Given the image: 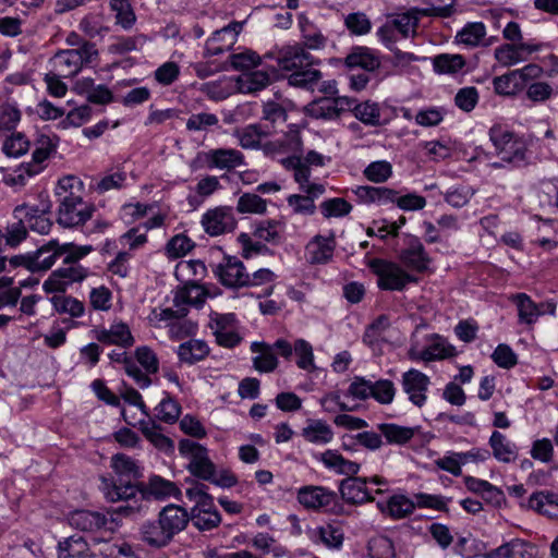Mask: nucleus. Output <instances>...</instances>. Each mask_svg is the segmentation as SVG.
Wrapping results in <instances>:
<instances>
[{
  "label": "nucleus",
  "instance_id": "nucleus-20",
  "mask_svg": "<svg viewBox=\"0 0 558 558\" xmlns=\"http://www.w3.org/2000/svg\"><path fill=\"white\" fill-rule=\"evenodd\" d=\"M205 232L211 236L221 235L235 229L236 220L232 208L219 206L207 210L202 217Z\"/></svg>",
  "mask_w": 558,
  "mask_h": 558
},
{
  "label": "nucleus",
  "instance_id": "nucleus-53",
  "mask_svg": "<svg viewBox=\"0 0 558 558\" xmlns=\"http://www.w3.org/2000/svg\"><path fill=\"white\" fill-rule=\"evenodd\" d=\"M110 8L116 13V22L124 29H130L136 21L129 0H110Z\"/></svg>",
  "mask_w": 558,
  "mask_h": 558
},
{
  "label": "nucleus",
  "instance_id": "nucleus-4",
  "mask_svg": "<svg viewBox=\"0 0 558 558\" xmlns=\"http://www.w3.org/2000/svg\"><path fill=\"white\" fill-rule=\"evenodd\" d=\"M189 522L190 513L186 509L170 504L159 511L156 520H148L141 525V541L151 548H163L185 530Z\"/></svg>",
  "mask_w": 558,
  "mask_h": 558
},
{
  "label": "nucleus",
  "instance_id": "nucleus-22",
  "mask_svg": "<svg viewBox=\"0 0 558 558\" xmlns=\"http://www.w3.org/2000/svg\"><path fill=\"white\" fill-rule=\"evenodd\" d=\"M243 22H231L221 29L213 33L205 45V56L214 57L229 50L236 40V36L241 33Z\"/></svg>",
  "mask_w": 558,
  "mask_h": 558
},
{
  "label": "nucleus",
  "instance_id": "nucleus-28",
  "mask_svg": "<svg viewBox=\"0 0 558 558\" xmlns=\"http://www.w3.org/2000/svg\"><path fill=\"white\" fill-rule=\"evenodd\" d=\"M57 557L95 558V554L83 536L74 534L58 542Z\"/></svg>",
  "mask_w": 558,
  "mask_h": 558
},
{
  "label": "nucleus",
  "instance_id": "nucleus-60",
  "mask_svg": "<svg viewBox=\"0 0 558 558\" xmlns=\"http://www.w3.org/2000/svg\"><path fill=\"white\" fill-rule=\"evenodd\" d=\"M392 166L389 161L377 160L371 162L364 170V177L374 183H384L392 177Z\"/></svg>",
  "mask_w": 558,
  "mask_h": 558
},
{
  "label": "nucleus",
  "instance_id": "nucleus-31",
  "mask_svg": "<svg viewBox=\"0 0 558 558\" xmlns=\"http://www.w3.org/2000/svg\"><path fill=\"white\" fill-rule=\"evenodd\" d=\"M532 546L520 538H513L486 553L484 558H532Z\"/></svg>",
  "mask_w": 558,
  "mask_h": 558
},
{
  "label": "nucleus",
  "instance_id": "nucleus-45",
  "mask_svg": "<svg viewBox=\"0 0 558 558\" xmlns=\"http://www.w3.org/2000/svg\"><path fill=\"white\" fill-rule=\"evenodd\" d=\"M388 517L401 520L411 515L415 510V502L402 494H396L388 498Z\"/></svg>",
  "mask_w": 558,
  "mask_h": 558
},
{
  "label": "nucleus",
  "instance_id": "nucleus-46",
  "mask_svg": "<svg viewBox=\"0 0 558 558\" xmlns=\"http://www.w3.org/2000/svg\"><path fill=\"white\" fill-rule=\"evenodd\" d=\"M322 72L311 66L300 69L288 76L291 86L314 90L322 80Z\"/></svg>",
  "mask_w": 558,
  "mask_h": 558
},
{
  "label": "nucleus",
  "instance_id": "nucleus-43",
  "mask_svg": "<svg viewBox=\"0 0 558 558\" xmlns=\"http://www.w3.org/2000/svg\"><path fill=\"white\" fill-rule=\"evenodd\" d=\"M486 36V26L482 22H471L457 33L456 40L470 48L482 45Z\"/></svg>",
  "mask_w": 558,
  "mask_h": 558
},
{
  "label": "nucleus",
  "instance_id": "nucleus-27",
  "mask_svg": "<svg viewBox=\"0 0 558 558\" xmlns=\"http://www.w3.org/2000/svg\"><path fill=\"white\" fill-rule=\"evenodd\" d=\"M354 100L348 97L320 98L310 105L311 114L320 119H335L345 109H351Z\"/></svg>",
  "mask_w": 558,
  "mask_h": 558
},
{
  "label": "nucleus",
  "instance_id": "nucleus-61",
  "mask_svg": "<svg viewBox=\"0 0 558 558\" xmlns=\"http://www.w3.org/2000/svg\"><path fill=\"white\" fill-rule=\"evenodd\" d=\"M231 68L235 71H248L260 64V57L253 50L232 53L229 56Z\"/></svg>",
  "mask_w": 558,
  "mask_h": 558
},
{
  "label": "nucleus",
  "instance_id": "nucleus-52",
  "mask_svg": "<svg viewBox=\"0 0 558 558\" xmlns=\"http://www.w3.org/2000/svg\"><path fill=\"white\" fill-rule=\"evenodd\" d=\"M276 279L277 275L272 270L268 268H260L252 274L247 272V279H245L244 288H257L267 286L264 295L269 296L274 292L272 283Z\"/></svg>",
  "mask_w": 558,
  "mask_h": 558
},
{
  "label": "nucleus",
  "instance_id": "nucleus-44",
  "mask_svg": "<svg viewBox=\"0 0 558 558\" xmlns=\"http://www.w3.org/2000/svg\"><path fill=\"white\" fill-rule=\"evenodd\" d=\"M140 429L147 440H149L156 448L168 451L173 449V441L161 433V428L154 421H141Z\"/></svg>",
  "mask_w": 558,
  "mask_h": 558
},
{
  "label": "nucleus",
  "instance_id": "nucleus-13",
  "mask_svg": "<svg viewBox=\"0 0 558 558\" xmlns=\"http://www.w3.org/2000/svg\"><path fill=\"white\" fill-rule=\"evenodd\" d=\"M178 449L180 454L189 460L187 470L193 476L203 481L213 477L216 465L209 458L208 449L205 446L184 438L179 441Z\"/></svg>",
  "mask_w": 558,
  "mask_h": 558
},
{
  "label": "nucleus",
  "instance_id": "nucleus-9",
  "mask_svg": "<svg viewBox=\"0 0 558 558\" xmlns=\"http://www.w3.org/2000/svg\"><path fill=\"white\" fill-rule=\"evenodd\" d=\"M185 495L195 504L191 510L190 520L197 530L210 531L220 524L221 515L214 504L213 496L207 493L206 485L196 483L186 488Z\"/></svg>",
  "mask_w": 558,
  "mask_h": 558
},
{
  "label": "nucleus",
  "instance_id": "nucleus-42",
  "mask_svg": "<svg viewBox=\"0 0 558 558\" xmlns=\"http://www.w3.org/2000/svg\"><path fill=\"white\" fill-rule=\"evenodd\" d=\"M58 293L50 299L51 305L57 313L69 315L72 318H80L84 315L85 305L83 302L64 294V292Z\"/></svg>",
  "mask_w": 558,
  "mask_h": 558
},
{
  "label": "nucleus",
  "instance_id": "nucleus-3",
  "mask_svg": "<svg viewBox=\"0 0 558 558\" xmlns=\"http://www.w3.org/2000/svg\"><path fill=\"white\" fill-rule=\"evenodd\" d=\"M59 204L57 222L63 228H74L88 221L95 206L83 198V182L75 175H66L58 181L54 191Z\"/></svg>",
  "mask_w": 558,
  "mask_h": 558
},
{
  "label": "nucleus",
  "instance_id": "nucleus-19",
  "mask_svg": "<svg viewBox=\"0 0 558 558\" xmlns=\"http://www.w3.org/2000/svg\"><path fill=\"white\" fill-rule=\"evenodd\" d=\"M430 378L416 368H410L401 376L402 391L408 400L417 408H423L427 401Z\"/></svg>",
  "mask_w": 558,
  "mask_h": 558
},
{
  "label": "nucleus",
  "instance_id": "nucleus-38",
  "mask_svg": "<svg viewBox=\"0 0 558 558\" xmlns=\"http://www.w3.org/2000/svg\"><path fill=\"white\" fill-rule=\"evenodd\" d=\"M378 430L390 445H405L418 432L420 427L401 426L395 423H381L377 425Z\"/></svg>",
  "mask_w": 558,
  "mask_h": 558
},
{
  "label": "nucleus",
  "instance_id": "nucleus-39",
  "mask_svg": "<svg viewBox=\"0 0 558 558\" xmlns=\"http://www.w3.org/2000/svg\"><path fill=\"white\" fill-rule=\"evenodd\" d=\"M284 223L276 219H266L259 221L253 231V236L257 240L278 245L282 240Z\"/></svg>",
  "mask_w": 558,
  "mask_h": 558
},
{
  "label": "nucleus",
  "instance_id": "nucleus-24",
  "mask_svg": "<svg viewBox=\"0 0 558 558\" xmlns=\"http://www.w3.org/2000/svg\"><path fill=\"white\" fill-rule=\"evenodd\" d=\"M457 354L458 351L456 347L449 343L445 338L436 333L429 337V342L423 350L416 352L412 349L410 351L411 359L423 362L445 360L453 357Z\"/></svg>",
  "mask_w": 558,
  "mask_h": 558
},
{
  "label": "nucleus",
  "instance_id": "nucleus-25",
  "mask_svg": "<svg viewBox=\"0 0 558 558\" xmlns=\"http://www.w3.org/2000/svg\"><path fill=\"white\" fill-rule=\"evenodd\" d=\"M339 493L343 501L349 505H363L374 500L367 489L366 477L363 476L353 475L342 480L339 484Z\"/></svg>",
  "mask_w": 558,
  "mask_h": 558
},
{
  "label": "nucleus",
  "instance_id": "nucleus-23",
  "mask_svg": "<svg viewBox=\"0 0 558 558\" xmlns=\"http://www.w3.org/2000/svg\"><path fill=\"white\" fill-rule=\"evenodd\" d=\"M336 238L333 233L329 236L317 234L313 236L305 246V256L311 265H326L333 258L336 250Z\"/></svg>",
  "mask_w": 558,
  "mask_h": 558
},
{
  "label": "nucleus",
  "instance_id": "nucleus-32",
  "mask_svg": "<svg viewBox=\"0 0 558 558\" xmlns=\"http://www.w3.org/2000/svg\"><path fill=\"white\" fill-rule=\"evenodd\" d=\"M251 351L256 353L253 357V366L260 373L274 372L278 366V359L274 352V347L269 343L255 341L251 344Z\"/></svg>",
  "mask_w": 558,
  "mask_h": 558
},
{
  "label": "nucleus",
  "instance_id": "nucleus-51",
  "mask_svg": "<svg viewBox=\"0 0 558 558\" xmlns=\"http://www.w3.org/2000/svg\"><path fill=\"white\" fill-rule=\"evenodd\" d=\"M465 65V60L461 54L441 53L434 58L433 66L439 74H456Z\"/></svg>",
  "mask_w": 558,
  "mask_h": 558
},
{
  "label": "nucleus",
  "instance_id": "nucleus-2",
  "mask_svg": "<svg viewBox=\"0 0 558 558\" xmlns=\"http://www.w3.org/2000/svg\"><path fill=\"white\" fill-rule=\"evenodd\" d=\"M110 466L113 474L99 478V489L107 501H129L138 494L142 498L145 496V492L138 485L142 471L134 459L124 453H117L112 456Z\"/></svg>",
  "mask_w": 558,
  "mask_h": 558
},
{
  "label": "nucleus",
  "instance_id": "nucleus-58",
  "mask_svg": "<svg viewBox=\"0 0 558 558\" xmlns=\"http://www.w3.org/2000/svg\"><path fill=\"white\" fill-rule=\"evenodd\" d=\"M268 132L263 130L259 124L246 125L239 132L238 137L241 147L245 149L258 148L263 137L267 136Z\"/></svg>",
  "mask_w": 558,
  "mask_h": 558
},
{
  "label": "nucleus",
  "instance_id": "nucleus-6",
  "mask_svg": "<svg viewBox=\"0 0 558 558\" xmlns=\"http://www.w3.org/2000/svg\"><path fill=\"white\" fill-rule=\"evenodd\" d=\"M59 138L41 134L35 142V149L29 162L21 163L11 173L4 177L5 184L10 186H23L29 178L41 173L46 167V161L56 154Z\"/></svg>",
  "mask_w": 558,
  "mask_h": 558
},
{
  "label": "nucleus",
  "instance_id": "nucleus-64",
  "mask_svg": "<svg viewBox=\"0 0 558 558\" xmlns=\"http://www.w3.org/2000/svg\"><path fill=\"white\" fill-rule=\"evenodd\" d=\"M344 25L351 34L356 36L368 34L372 28V22L364 12L349 13L344 19Z\"/></svg>",
  "mask_w": 558,
  "mask_h": 558
},
{
  "label": "nucleus",
  "instance_id": "nucleus-50",
  "mask_svg": "<svg viewBox=\"0 0 558 558\" xmlns=\"http://www.w3.org/2000/svg\"><path fill=\"white\" fill-rule=\"evenodd\" d=\"M354 117L362 123L371 126H378L380 122V108L378 104L364 101L351 106Z\"/></svg>",
  "mask_w": 558,
  "mask_h": 558
},
{
  "label": "nucleus",
  "instance_id": "nucleus-56",
  "mask_svg": "<svg viewBox=\"0 0 558 558\" xmlns=\"http://www.w3.org/2000/svg\"><path fill=\"white\" fill-rule=\"evenodd\" d=\"M322 215L329 218H341L350 214L352 205L344 198L335 197L320 203L319 205Z\"/></svg>",
  "mask_w": 558,
  "mask_h": 558
},
{
  "label": "nucleus",
  "instance_id": "nucleus-18",
  "mask_svg": "<svg viewBox=\"0 0 558 558\" xmlns=\"http://www.w3.org/2000/svg\"><path fill=\"white\" fill-rule=\"evenodd\" d=\"M49 202L40 205L22 204L13 210L14 218H25L27 227L39 234H48L52 228V221L47 216L50 213Z\"/></svg>",
  "mask_w": 558,
  "mask_h": 558
},
{
  "label": "nucleus",
  "instance_id": "nucleus-30",
  "mask_svg": "<svg viewBox=\"0 0 558 558\" xmlns=\"http://www.w3.org/2000/svg\"><path fill=\"white\" fill-rule=\"evenodd\" d=\"M488 445L492 448L490 454H493L498 462L509 464L518 459V447L515 444L498 430L492 433Z\"/></svg>",
  "mask_w": 558,
  "mask_h": 558
},
{
  "label": "nucleus",
  "instance_id": "nucleus-49",
  "mask_svg": "<svg viewBox=\"0 0 558 558\" xmlns=\"http://www.w3.org/2000/svg\"><path fill=\"white\" fill-rule=\"evenodd\" d=\"M350 439L352 440V444L343 442L344 450H353V446L359 445L369 451H376L379 450L384 445L381 433H376L374 430H364L357 433L351 436Z\"/></svg>",
  "mask_w": 558,
  "mask_h": 558
},
{
  "label": "nucleus",
  "instance_id": "nucleus-7",
  "mask_svg": "<svg viewBox=\"0 0 558 558\" xmlns=\"http://www.w3.org/2000/svg\"><path fill=\"white\" fill-rule=\"evenodd\" d=\"M488 135L496 156L502 162L512 167H520L526 163L527 143L522 136L499 124L493 125L488 131Z\"/></svg>",
  "mask_w": 558,
  "mask_h": 558
},
{
  "label": "nucleus",
  "instance_id": "nucleus-16",
  "mask_svg": "<svg viewBox=\"0 0 558 558\" xmlns=\"http://www.w3.org/2000/svg\"><path fill=\"white\" fill-rule=\"evenodd\" d=\"M213 272L223 287L230 289L244 288L245 279H247L243 262L231 255H225L218 264H215Z\"/></svg>",
  "mask_w": 558,
  "mask_h": 558
},
{
  "label": "nucleus",
  "instance_id": "nucleus-26",
  "mask_svg": "<svg viewBox=\"0 0 558 558\" xmlns=\"http://www.w3.org/2000/svg\"><path fill=\"white\" fill-rule=\"evenodd\" d=\"M69 523L72 527L86 532L101 530L113 532V527L109 526L108 517L98 511L75 510L70 513Z\"/></svg>",
  "mask_w": 558,
  "mask_h": 558
},
{
  "label": "nucleus",
  "instance_id": "nucleus-37",
  "mask_svg": "<svg viewBox=\"0 0 558 558\" xmlns=\"http://www.w3.org/2000/svg\"><path fill=\"white\" fill-rule=\"evenodd\" d=\"M177 354L181 363L193 365L209 354V347L203 340L190 339L178 347Z\"/></svg>",
  "mask_w": 558,
  "mask_h": 558
},
{
  "label": "nucleus",
  "instance_id": "nucleus-62",
  "mask_svg": "<svg viewBox=\"0 0 558 558\" xmlns=\"http://www.w3.org/2000/svg\"><path fill=\"white\" fill-rule=\"evenodd\" d=\"M474 195V190L469 185H457L449 189L445 194V202L454 207L461 208L465 206L472 196Z\"/></svg>",
  "mask_w": 558,
  "mask_h": 558
},
{
  "label": "nucleus",
  "instance_id": "nucleus-17",
  "mask_svg": "<svg viewBox=\"0 0 558 558\" xmlns=\"http://www.w3.org/2000/svg\"><path fill=\"white\" fill-rule=\"evenodd\" d=\"M403 241L404 247L399 253L400 263L410 270L425 272L432 263V258L422 241L413 234H405Z\"/></svg>",
  "mask_w": 558,
  "mask_h": 558
},
{
  "label": "nucleus",
  "instance_id": "nucleus-1",
  "mask_svg": "<svg viewBox=\"0 0 558 558\" xmlns=\"http://www.w3.org/2000/svg\"><path fill=\"white\" fill-rule=\"evenodd\" d=\"M442 4L428 8L413 7L401 13H389L385 22L377 28L376 36L386 48H395L401 39L415 38L420 17H450L454 12V0H437Z\"/></svg>",
  "mask_w": 558,
  "mask_h": 558
},
{
  "label": "nucleus",
  "instance_id": "nucleus-36",
  "mask_svg": "<svg viewBox=\"0 0 558 558\" xmlns=\"http://www.w3.org/2000/svg\"><path fill=\"white\" fill-rule=\"evenodd\" d=\"M527 507L548 518L558 519V494L551 492L533 493L529 498Z\"/></svg>",
  "mask_w": 558,
  "mask_h": 558
},
{
  "label": "nucleus",
  "instance_id": "nucleus-63",
  "mask_svg": "<svg viewBox=\"0 0 558 558\" xmlns=\"http://www.w3.org/2000/svg\"><path fill=\"white\" fill-rule=\"evenodd\" d=\"M397 389L389 379H378L373 381L372 398L379 404H391L393 402Z\"/></svg>",
  "mask_w": 558,
  "mask_h": 558
},
{
  "label": "nucleus",
  "instance_id": "nucleus-10",
  "mask_svg": "<svg viewBox=\"0 0 558 558\" xmlns=\"http://www.w3.org/2000/svg\"><path fill=\"white\" fill-rule=\"evenodd\" d=\"M98 57L95 44L83 41L75 49L60 50L49 60L50 70L64 78L73 77L83 66L90 64Z\"/></svg>",
  "mask_w": 558,
  "mask_h": 558
},
{
  "label": "nucleus",
  "instance_id": "nucleus-48",
  "mask_svg": "<svg viewBox=\"0 0 558 558\" xmlns=\"http://www.w3.org/2000/svg\"><path fill=\"white\" fill-rule=\"evenodd\" d=\"M27 228L25 218L13 217V220L8 222L5 232L2 234L5 245L10 247L19 246L27 238Z\"/></svg>",
  "mask_w": 558,
  "mask_h": 558
},
{
  "label": "nucleus",
  "instance_id": "nucleus-5",
  "mask_svg": "<svg viewBox=\"0 0 558 558\" xmlns=\"http://www.w3.org/2000/svg\"><path fill=\"white\" fill-rule=\"evenodd\" d=\"M92 251V246H75L65 253L62 266L53 270L45 280L43 288L47 293L65 292L66 288L87 278L89 270L80 264V259Z\"/></svg>",
  "mask_w": 558,
  "mask_h": 558
},
{
  "label": "nucleus",
  "instance_id": "nucleus-14",
  "mask_svg": "<svg viewBox=\"0 0 558 558\" xmlns=\"http://www.w3.org/2000/svg\"><path fill=\"white\" fill-rule=\"evenodd\" d=\"M296 499L303 508L312 511H335L339 506L336 492L318 485H305L298 489Z\"/></svg>",
  "mask_w": 558,
  "mask_h": 558
},
{
  "label": "nucleus",
  "instance_id": "nucleus-29",
  "mask_svg": "<svg viewBox=\"0 0 558 558\" xmlns=\"http://www.w3.org/2000/svg\"><path fill=\"white\" fill-rule=\"evenodd\" d=\"M326 469L332 470L338 474L351 477L360 472V463L351 460H347L337 450L328 449L319 453L317 458Z\"/></svg>",
  "mask_w": 558,
  "mask_h": 558
},
{
  "label": "nucleus",
  "instance_id": "nucleus-41",
  "mask_svg": "<svg viewBox=\"0 0 558 558\" xmlns=\"http://www.w3.org/2000/svg\"><path fill=\"white\" fill-rule=\"evenodd\" d=\"M512 301L518 307L520 323L532 325L539 316L545 314V311L525 293H518L513 295Z\"/></svg>",
  "mask_w": 558,
  "mask_h": 558
},
{
  "label": "nucleus",
  "instance_id": "nucleus-35",
  "mask_svg": "<svg viewBox=\"0 0 558 558\" xmlns=\"http://www.w3.org/2000/svg\"><path fill=\"white\" fill-rule=\"evenodd\" d=\"M536 49L527 44H504L494 51V57L502 66H512L525 60L523 51L533 52Z\"/></svg>",
  "mask_w": 558,
  "mask_h": 558
},
{
  "label": "nucleus",
  "instance_id": "nucleus-54",
  "mask_svg": "<svg viewBox=\"0 0 558 558\" xmlns=\"http://www.w3.org/2000/svg\"><path fill=\"white\" fill-rule=\"evenodd\" d=\"M156 417L167 424H173L181 414V405L168 393L155 409Z\"/></svg>",
  "mask_w": 558,
  "mask_h": 558
},
{
  "label": "nucleus",
  "instance_id": "nucleus-15",
  "mask_svg": "<svg viewBox=\"0 0 558 558\" xmlns=\"http://www.w3.org/2000/svg\"><path fill=\"white\" fill-rule=\"evenodd\" d=\"M265 58L276 59L277 65L282 71L296 72L300 69L312 66L315 58L299 44L288 45L265 54Z\"/></svg>",
  "mask_w": 558,
  "mask_h": 558
},
{
  "label": "nucleus",
  "instance_id": "nucleus-55",
  "mask_svg": "<svg viewBox=\"0 0 558 558\" xmlns=\"http://www.w3.org/2000/svg\"><path fill=\"white\" fill-rule=\"evenodd\" d=\"M293 354L296 357V365L304 371H313L314 366V352L312 344L304 340L298 339L293 344Z\"/></svg>",
  "mask_w": 558,
  "mask_h": 558
},
{
  "label": "nucleus",
  "instance_id": "nucleus-40",
  "mask_svg": "<svg viewBox=\"0 0 558 558\" xmlns=\"http://www.w3.org/2000/svg\"><path fill=\"white\" fill-rule=\"evenodd\" d=\"M302 436L311 444L326 445L333 438L332 428L323 420H308L302 429Z\"/></svg>",
  "mask_w": 558,
  "mask_h": 558
},
{
  "label": "nucleus",
  "instance_id": "nucleus-21",
  "mask_svg": "<svg viewBox=\"0 0 558 558\" xmlns=\"http://www.w3.org/2000/svg\"><path fill=\"white\" fill-rule=\"evenodd\" d=\"M94 339L107 345H118L124 349L131 348L135 339L128 324L114 322L109 328L98 326L90 330Z\"/></svg>",
  "mask_w": 558,
  "mask_h": 558
},
{
  "label": "nucleus",
  "instance_id": "nucleus-47",
  "mask_svg": "<svg viewBox=\"0 0 558 558\" xmlns=\"http://www.w3.org/2000/svg\"><path fill=\"white\" fill-rule=\"evenodd\" d=\"M238 82L242 92L255 93L267 87L271 78L268 72L258 70L243 74Z\"/></svg>",
  "mask_w": 558,
  "mask_h": 558
},
{
  "label": "nucleus",
  "instance_id": "nucleus-11",
  "mask_svg": "<svg viewBox=\"0 0 558 558\" xmlns=\"http://www.w3.org/2000/svg\"><path fill=\"white\" fill-rule=\"evenodd\" d=\"M377 276V286L386 291H402L408 283L416 282V277L408 274L400 265L381 258H373L367 263Z\"/></svg>",
  "mask_w": 558,
  "mask_h": 558
},
{
  "label": "nucleus",
  "instance_id": "nucleus-33",
  "mask_svg": "<svg viewBox=\"0 0 558 558\" xmlns=\"http://www.w3.org/2000/svg\"><path fill=\"white\" fill-rule=\"evenodd\" d=\"M344 64L350 68H361L365 71L373 72L380 65L379 57L367 47H355L345 57Z\"/></svg>",
  "mask_w": 558,
  "mask_h": 558
},
{
  "label": "nucleus",
  "instance_id": "nucleus-8",
  "mask_svg": "<svg viewBox=\"0 0 558 558\" xmlns=\"http://www.w3.org/2000/svg\"><path fill=\"white\" fill-rule=\"evenodd\" d=\"M71 248L73 243L60 244L58 240H50L34 252L12 256L9 263L14 268L23 267L33 274L46 272Z\"/></svg>",
  "mask_w": 558,
  "mask_h": 558
},
{
  "label": "nucleus",
  "instance_id": "nucleus-12",
  "mask_svg": "<svg viewBox=\"0 0 558 558\" xmlns=\"http://www.w3.org/2000/svg\"><path fill=\"white\" fill-rule=\"evenodd\" d=\"M245 163L244 155L234 148H213L198 151L191 160L190 168L193 171L207 168L231 171Z\"/></svg>",
  "mask_w": 558,
  "mask_h": 558
},
{
  "label": "nucleus",
  "instance_id": "nucleus-34",
  "mask_svg": "<svg viewBox=\"0 0 558 558\" xmlns=\"http://www.w3.org/2000/svg\"><path fill=\"white\" fill-rule=\"evenodd\" d=\"M311 539L330 549H340L343 544L344 534L342 529L338 525L324 524L311 532Z\"/></svg>",
  "mask_w": 558,
  "mask_h": 558
},
{
  "label": "nucleus",
  "instance_id": "nucleus-57",
  "mask_svg": "<svg viewBox=\"0 0 558 558\" xmlns=\"http://www.w3.org/2000/svg\"><path fill=\"white\" fill-rule=\"evenodd\" d=\"M236 210L241 214H265L267 202L255 193H244L238 199Z\"/></svg>",
  "mask_w": 558,
  "mask_h": 558
},
{
  "label": "nucleus",
  "instance_id": "nucleus-59",
  "mask_svg": "<svg viewBox=\"0 0 558 558\" xmlns=\"http://www.w3.org/2000/svg\"><path fill=\"white\" fill-rule=\"evenodd\" d=\"M31 147L29 141L22 133H13L8 136L2 144V151L8 157H21L28 151Z\"/></svg>",
  "mask_w": 558,
  "mask_h": 558
}]
</instances>
